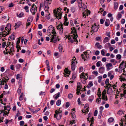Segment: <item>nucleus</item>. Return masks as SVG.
I'll return each instance as SVG.
<instances>
[{"mask_svg":"<svg viewBox=\"0 0 126 126\" xmlns=\"http://www.w3.org/2000/svg\"><path fill=\"white\" fill-rule=\"evenodd\" d=\"M10 107L9 106L4 107V110H6L8 111L7 112L6 111H5L4 112H1L0 114V123L3 121V119L4 117V114L8 115L7 114L9 113V111L10 110Z\"/></svg>","mask_w":126,"mask_h":126,"instance_id":"obj_1","label":"nucleus"},{"mask_svg":"<svg viewBox=\"0 0 126 126\" xmlns=\"http://www.w3.org/2000/svg\"><path fill=\"white\" fill-rule=\"evenodd\" d=\"M78 37V35L76 34V35H75V34L72 35L70 34L68 35V39L71 43H73L74 42H77V44L78 43V41L77 39Z\"/></svg>","mask_w":126,"mask_h":126,"instance_id":"obj_2","label":"nucleus"},{"mask_svg":"<svg viewBox=\"0 0 126 126\" xmlns=\"http://www.w3.org/2000/svg\"><path fill=\"white\" fill-rule=\"evenodd\" d=\"M50 38L51 40L50 42L54 43L56 42L58 39V41H59L61 39L59 38V36H56V35L53 34L51 36Z\"/></svg>","mask_w":126,"mask_h":126,"instance_id":"obj_3","label":"nucleus"},{"mask_svg":"<svg viewBox=\"0 0 126 126\" xmlns=\"http://www.w3.org/2000/svg\"><path fill=\"white\" fill-rule=\"evenodd\" d=\"M77 62L75 60H73L71 62V68L72 70H74L75 69L76 65L77 64Z\"/></svg>","mask_w":126,"mask_h":126,"instance_id":"obj_4","label":"nucleus"},{"mask_svg":"<svg viewBox=\"0 0 126 126\" xmlns=\"http://www.w3.org/2000/svg\"><path fill=\"white\" fill-rule=\"evenodd\" d=\"M54 15L56 17L59 19L61 18V17L62 13L60 12H57L56 10H54L53 12Z\"/></svg>","mask_w":126,"mask_h":126,"instance_id":"obj_5","label":"nucleus"},{"mask_svg":"<svg viewBox=\"0 0 126 126\" xmlns=\"http://www.w3.org/2000/svg\"><path fill=\"white\" fill-rule=\"evenodd\" d=\"M11 25L10 24H8L7 25L6 27L5 28L4 32H7L9 34V32L11 30Z\"/></svg>","mask_w":126,"mask_h":126,"instance_id":"obj_6","label":"nucleus"},{"mask_svg":"<svg viewBox=\"0 0 126 126\" xmlns=\"http://www.w3.org/2000/svg\"><path fill=\"white\" fill-rule=\"evenodd\" d=\"M88 108V105L87 104H85L84 106V110H82V112L83 113H87L89 111Z\"/></svg>","mask_w":126,"mask_h":126,"instance_id":"obj_7","label":"nucleus"},{"mask_svg":"<svg viewBox=\"0 0 126 126\" xmlns=\"http://www.w3.org/2000/svg\"><path fill=\"white\" fill-rule=\"evenodd\" d=\"M99 28L97 27L95 24L93 25L92 27H91L92 31H93L95 32H96L98 31Z\"/></svg>","mask_w":126,"mask_h":126,"instance_id":"obj_8","label":"nucleus"},{"mask_svg":"<svg viewBox=\"0 0 126 126\" xmlns=\"http://www.w3.org/2000/svg\"><path fill=\"white\" fill-rule=\"evenodd\" d=\"M85 11H84L82 13L83 15V16L85 17H86V15H87V16H88V14L89 15L90 13V11L88 10L87 9H86Z\"/></svg>","mask_w":126,"mask_h":126,"instance_id":"obj_9","label":"nucleus"},{"mask_svg":"<svg viewBox=\"0 0 126 126\" xmlns=\"http://www.w3.org/2000/svg\"><path fill=\"white\" fill-rule=\"evenodd\" d=\"M37 7H36L35 8L34 7L32 8L31 9L30 11L33 15H34L37 11Z\"/></svg>","mask_w":126,"mask_h":126,"instance_id":"obj_10","label":"nucleus"},{"mask_svg":"<svg viewBox=\"0 0 126 126\" xmlns=\"http://www.w3.org/2000/svg\"><path fill=\"white\" fill-rule=\"evenodd\" d=\"M86 52L87 51L84 52V56L83 57H82L83 59H84V61H85L86 60H88L89 59V56L88 55H87Z\"/></svg>","mask_w":126,"mask_h":126,"instance_id":"obj_11","label":"nucleus"},{"mask_svg":"<svg viewBox=\"0 0 126 126\" xmlns=\"http://www.w3.org/2000/svg\"><path fill=\"white\" fill-rule=\"evenodd\" d=\"M107 92L108 94L110 95H111L112 93V89L110 87H109L108 88Z\"/></svg>","mask_w":126,"mask_h":126,"instance_id":"obj_12","label":"nucleus"},{"mask_svg":"<svg viewBox=\"0 0 126 126\" xmlns=\"http://www.w3.org/2000/svg\"><path fill=\"white\" fill-rule=\"evenodd\" d=\"M104 67L102 66L100 67L99 68V73H103L104 72Z\"/></svg>","mask_w":126,"mask_h":126,"instance_id":"obj_13","label":"nucleus"},{"mask_svg":"<svg viewBox=\"0 0 126 126\" xmlns=\"http://www.w3.org/2000/svg\"><path fill=\"white\" fill-rule=\"evenodd\" d=\"M110 22L109 19H107L105 22V25L106 26H109L110 24Z\"/></svg>","mask_w":126,"mask_h":126,"instance_id":"obj_14","label":"nucleus"},{"mask_svg":"<svg viewBox=\"0 0 126 126\" xmlns=\"http://www.w3.org/2000/svg\"><path fill=\"white\" fill-rule=\"evenodd\" d=\"M71 29L72 30V31L71 34H74V33L75 35H76V34H77V31L75 27H73L72 28H71Z\"/></svg>","mask_w":126,"mask_h":126,"instance_id":"obj_15","label":"nucleus"},{"mask_svg":"<svg viewBox=\"0 0 126 126\" xmlns=\"http://www.w3.org/2000/svg\"><path fill=\"white\" fill-rule=\"evenodd\" d=\"M8 34V33L7 32H1L0 33V35H2V37H5V36H7V35Z\"/></svg>","mask_w":126,"mask_h":126,"instance_id":"obj_16","label":"nucleus"},{"mask_svg":"<svg viewBox=\"0 0 126 126\" xmlns=\"http://www.w3.org/2000/svg\"><path fill=\"white\" fill-rule=\"evenodd\" d=\"M77 87L78 90H80L81 89L82 86L80 82H78Z\"/></svg>","mask_w":126,"mask_h":126,"instance_id":"obj_17","label":"nucleus"},{"mask_svg":"<svg viewBox=\"0 0 126 126\" xmlns=\"http://www.w3.org/2000/svg\"><path fill=\"white\" fill-rule=\"evenodd\" d=\"M112 64L111 63H109L106 64V67L107 68V70H109L110 69V67L112 66Z\"/></svg>","mask_w":126,"mask_h":126,"instance_id":"obj_18","label":"nucleus"},{"mask_svg":"<svg viewBox=\"0 0 126 126\" xmlns=\"http://www.w3.org/2000/svg\"><path fill=\"white\" fill-rule=\"evenodd\" d=\"M62 111L60 110V109H58L56 110L55 112L56 114H54V117H56V115H57L58 114H59Z\"/></svg>","mask_w":126,"mask_h":126,"instance_id":"obj_19","label":"nucleus"},{"mask_svg":"<svg viewBox=\"0 0 126 126\" xmlns=\"http://www.w3.org/2000/svg\"><path fill=\"white\" fill-rule=\"evenodd\" d=\"M95 46L97 47V48H98L100 49L102 47L101 45L99 44V43L97 42L95 44Z\"/></svg>","mask_w":126,"mask_h":126,"instance_id":"obj_20","label":"nucleus"},{"mask_svg":"<svg viewBox=\"0 0 126 126\" xmlns=\"http://www.w3.org/2000/svg\"><path fill=\"white\" fill-rule=\"evenodd\" d=\"M99 97L97 98L96 100V102L98 104H100L101 101V98H100V97Z\"/></svg>","mask_w":126,"mask_h":126,"instance_id":"obj_21","label":"nucleus"},{"mask_svg":"<svg viewBox=\"0 0 126 126\" xmlns=\"http://www.w3.org/2000/svg\"><path fill=\"white\" fill-rule=\"evenodd\" d=\"M63 25L62 23H61L60 24L58 25L57 27V29L58 30H60V29L61 28H63Z\"/></svg>","mask_w":126,"mask_h":126,"instance_id":"obj_22","label":"nucleus"},{"mask_svg":"<svg viewBox=\"0 0 126 126\" xmlns=\"http://www.w3.org/2000/svg\"><path fill=\"white\" fill-rule=\"evenodd\" d=\"M101 99L104 100L105 101H107L108 100V99L106 95H104L103 96H102Z\"/></svg>","mask_w":126,"mask_h":126,"instance_id":"obj_23","label":"nucleus"},{"mask_svg":"<svg viewBox=\"0 0 126 126\" xmlns=\"http://www.w3.org/2000/svg\"><path fill=\"white\" fill-rule=\"evenodd\" d=\"M48 1L46 0L44 2V6H49L48 5L51 3L49 2Z\"/></svg>","mask_w":126,"mask_h":126,"instance_id":"obj_24","label":"nucleus"},{"mask_svg":"<svg viewBox=\"0 0 126 126\" xmlns=\"http://www.w3.org/2000/svg\"><path fill=\"white\" fill-rule=\"evenodd\" d=\"M78 3L79 6L81 8H82V4L81 3V0H78Z\"/></svg>","mask_w":126,"mask_h":126,"instance_id":"obj_25","label":"nucleus"},{"mask_svg":"<svg viewBox=\"0 0 126 126\" xmlns=\"http://www.w3.org/2000/svg\"><path fill=\"white\" fill-rule=\"evenodd\" d=\"M109 39L108 38V37H106L105 38L104 40L103 41V42L104 43H106L108 42L109 40Z\"/></svg>","mask_w":126,"mask_h":126,"instance_id":"obj_26","label":"nucleus"},{"mask_svg":"<svg viewBox=\"0 0 126 126\" xmlns=\"http://www.w3.org/2000/svg\"><path fill=\"white\" fill-rule=\"evenodd\" d=\"M23 93H22L20 95L19 99L21 101L23 99Z\"/></svg>","mask_w":126,"mask_h":126,"instance_id":"obj_27","label":"nucleus"},{"mask_svg":"<svg viewBox=\"0 0 126 126\" xmlns=\"http://www.w3.org/2000/svg\"><path fill=\"white\" fill-rule=\"evenodd\" d=\"M24 14L23 13H20L19 15H18L17 14V16L19 18H20L21 17H23L24 16Z\"/></svg>","mask_w":126,"mask_h":126,"instance_id":"obj_28","label":"nucleus"},{"mask_svg":"<svg viewBox=\"0 0 126 126\" xmlns=\"http://www.w3.org/2000/svg\"><path fill=\"white\" fill-rule=\"evenodd\" d=\"M62 116L60 114H58L57 115H56V117L57 120H59L61 118Z\"/></svg>","mask_w":126,"mask_h":126,"instance_id":"obj_29","label":"nucleus"},{"mask_svg":"<svg viewBox=\"0 0 126 126\" xmlns=\"http://www.w3.org/2000/svg\"><path fill=\"white\" fill-rule=\"evenodd\" d=\"M93 85V83L92 82L90 81L87 85V87L88 88H90Z\"/></svg>","mask_w":126,"mask_h":126,"instance_id":"obj_30","label":"nucleus"},{"mask_svg":"<svg viewBox=\"0 0 126 126\" xmlns=\"http://www.w3.org/2000/svg\"><path fill=\"white\" fill-rule=\"evenodd\" d=\"M114 8L115 9H116L118 7V3L117 2H114Z\"/></svg>","mask_w":126,"mask_h":126,"instance_id":"obj_31","label":"nucleus"},{"mask_svg":"<svg viewBox=\"0 0 126 126\" xmlns=\"http://www.w3.org/2000/svg\"><path fill=\"white\" fill-rule=\"evenodd\" d=\"M61 101L60 99H59L56 102V105L58 106H60L61 103Z\"/></svg>","mask_w":126,"mask_h":126,"instance_id":"obj_32","label":"nucleus"},{"mask_svg":"<svg viewBox=\"0 0 126 126\" xmlns=\"http://www.w3.org/2000/svg\"><path fill=\"white\" fill-rule=\"evenodd\" d=\"M65 73L66 74H69L70 71H68V69L67 68H65L64 70Z\"/></svg>","mask_w":126,"mask_h":126,"instance_id":"obj_33","label":"nucleus"},{"mask_svg":"<svg viewBox=\"0 0 126 126\" xmlns=\"http://www.w3.org/2000/svg\"><path fill=\"white\" fill-rule=\"evenodd\" d=\"M122 15L120 13H119L117 15V19L118 20H119L122 17Z\"/></svg>","mask_w":126,"mask_h":126,"instance_id":"obj_34","label":"nucleus"},{"mask_svg":"<svg viewBox=\"0 0 126 126\" xmlns=\"http://www.w3.org/2000/svg\"><path fill=\"white\" fill-rule=\"evenodd\" d=\"M53 30L52 31V33L53 34L56 35V33L55 30V28L53 27Z\"/></svg>","mask_w":126,"mask_h":126,"instance_id":"obj_35","label":"nucleus"},{"mask_svg":"<svg viewBox=\"0 0 126 126\" xmlns=\"http://www.w3.org/2000/svg\"><path fill=\"white\" fill-rule=\"evenodd\" d=\"M101 63V62L100 61H98L96 63V65L97 67H99L100 66Z\"/></svg>","mask_w":126,"mask_h":126,"instance_id":"obj_36","label":"nucleus"},{"mask_svg":"<svg viewBox=\"0 0 126 126\" xmlns=\"http://www.w3.org/2000/svg\"><path fill=\"white\" fill-rule=\"evenodd\" d=\"M102 77L101 76H99L98 77V82L100 83L102 79Z\"/></svg>","mask_w":126,"mask_h":126,"instance_id":"obj_37","label":"nucleus"},{"mask_svg":"<svg viewBox=\"0 0 126 126\" xmlns=\"http://www.w3.org/2000/svg\"><path fill=\"white\" fill-rule=\"evenodd\" d=\"M16 67L17 69H19L20 68L21 65L19 64H16Z\"/></svg>","mask_w":126,"mask_h":126,"instance_id":"obj_38","label":"nucleus"},{"mask_svg":"<svg viewBox=\"0 0 126 126\" xmlns=\"http://www.w3.org/2000/svg\"><path fill=\"white\" fill-rule=\"evenodd\" d=\"M114 119L113 118H110L108 120V121L109 122H111L113 121Z\"/></svg>","mask_w":126,"mask_h":126,"instance_id":"obj_39","label":"nucleus"},{"mask_svg":"<svg viewBox=\"0 0 126 126\" xmlns=\"http://www.w3.org/2000/svg\"><path fill=\"white\" fill-rule=\"evenodd\" d=\"M21 87L20 85L18 89L17 90V93H18L20 94L21 92Z\"/></svg>","mask_w":126,"mask_h":126,"instance_id":"obj_40","label":"nucleus"},{"mask_svg":"<svg viewBox=\"0 0 126 126\" xmlns=\"http://www.w3.org/2000/svg\"><path fill=\"white\" fill-rule=\"evenodd\" d=\"M98 96L101 97V92L100 90V88H99L98 90Z\"/></svg>","mask_w":126,"mask_h":126,"instance_id":"obj_41","label":"nucleus"},{"mask_svg":"<svg viewBox=\"0 0 126 126\" xmlns=\"http://www.w3.org/2000/svg\"><path fill=\"white\" fill-rule=\"evenodd\" d=\"M59 49L60 51V52H61L62 51L63 48L62 47V46L61 45H59Z\"/></svg>","mask_w":126,"mask_h":126,"instance_id":"obj_42","label":"nucleus"},{"mask_svg":"<svg viewBox=\"0 0 126 126\" xmlns=\"http://www.w3.org/2000/svg\"><path fill=\"white\" fill-rule=\"evenodd\" d=\"M106 95V93L105 90H104L102 93V95L103 96V95Z\"/></svg>","mask_w":126,"mask_h":126,"instance_id":"obj_43","label":"nucleus"},{"mask_svg":"<svg viewBox=\"0 0 126 126\" xmlns=\"http://www.w3.org/2000/svg\"><path fill=\"white\" fill-rule=\"evenodd\" d=\"M45 6L44 9L45 11H48V9L49 8V6Z\"/></svg>","mask_w":126,"mask_h":126,"instance_id":"obj_44","label":"nucleus"},{"mask_svg":"<svg viewBox=\"0 0 126 126\" xmlns=\"http://www.w3.org/2000/svg\"><path fill=\"white\" fill-rule=\"evenodd\" d=\"M124 91V94H122L123 95V96L125 98H126V89L125 90L123 91Z\"/></svg>","mask_w":126,"mask_h":126,"instance_id":"obj_45","label":"nucleus"},{"mask_svg":"<svg viewBox=\"0 0 126 126\" xmlns=\"http://www.w3.org/2000/svg\"><path fill=\"white\" fill-rule=\"evenodd\" d=\"M53 28V26L52 25L50 26L48 28V32H50L51 31V29Z\"/></svg>","mask_w":126,"mask_h":126,"instance_id":"obj_46","label":"nucleus"},{"mask_svg":"<svg viewBox=\"0 0 126 126\" xmlns=\"http://www.w3.org/2000/svg\"><path fill=\"white\" fill-rule=\"evenodd\" d=\"M116 58L118 59H120L121 58V55L120 54L117 55L116 56Z\"/></svg>","mask_w":126,"mask_h":126,"instance_id":"obj_47","label":"nucleus"},{"mask_svg":"<svg viewBox=\"0 0 126 126\" xmlns=\"http://www.w3.org/2000/svg\"><path fill=\"white\" fill-rule=\"evenodd\" d=\"M32 21V19L31 17H29L27 20V22H31Z\"/></svg>","mask_w":126,"mask_h":126,"instance_id":"obj_48","label":"nucleus"},{"mask_svg":"<svg viewBox=\"0 0 126 126\" xmlns=\"http://www.w3.org/2000/svg\"><path fill=\"white\" fill-rule=\"evenodd\" d=\"M123 113V111L122 110H120L118 112V113L120 115H121Z\"/></svg>","mask_w":126,"mask_h":126,"instance_id":"obj_49","label":"nucleus"},{"mask_svg":"<svg viewBox=\"0 0 126 126\" xmlns=\"http://www.w3.org/2000/svg\"><path fill=\"white\" fill-rule=\"evenodd\" d=\"M68 97L69 98H71L73 97L72 94H69L68 95Z\"/></svg>","mask_w":126,"mask_h":126,"instance_id":"obj_50","label":"nucleus"},{"mask_svg":"<svg viewBox=\"0 0 126 126\" xmlns=\"http://www.w3.org/2000/svg\"><path fill=\"white\" fill-rule=\"evenodd\" d=\"M125 63L123 61L122 63H121L120 65V66L119 67V68H122V65L124 63Z\"/></svg>","mask_w":126,"mask_h":126,"instance_id":"obj_51","label":"nucleus"},{"mask_svg":"<svg viewBox=\"0 0 126 126\" xmlns=\"http://www.w3.org/2000/svg\"><path fill=\"white\" fill-rule=\"evenodd\" d=\"M20 26V25L18 24V23H15V26H14V27L15 26H16V28H15V29H16V28H18Z\"/></svg>","mask_w":126,"mask_h":126,"instance_id":"obj_52","label":"nucleus"},{"mask_svg":"<svg viewBox=\"0 0 126 126\" xmlns=\"http://www.w3.org/2000/svg\"><path fill=\"white\" fill-rule=\"evenodd\" d=\"M29 7L28 6H26L24 8V9L26 10V12H28L29 11V10H28Z\"/></svg>","mask_w":126,"mask_h":126,"instance_id":"obj_53","label":"nucleus"},{"mask_svg":"<svg viewBox=\"0 0 126 126\" xmlns=\"http://www.w3.org/2000/svg\"><path fill=\"white\" fill-rule=\"evenodd\" d=\"M83 68L82 67H81L79 68V72H81L83 71Z\"/></svg>","mask_w":126,"mask_h":126,"instance_id":"obj_54","label":"nucleus"},{"mask_svg":"<svg viewBox=\"0 0 126 126\" xmlns=\"http://www.w3.org/2000/svg\"><path fill=\"white\" fill-rule=\"evenodd\" d=\"M63 28H61V29H60V30H59V33L60 34H62L63 33Z\"/></svg>","mask_w":126,"mask_h":126,"instance_id":"obj_55","label":"nucleus"},{"mask_svg":"<svg viewBox=\"0 0 126 126\" xmlns=\"http://www.w3.org/2000/svg\"><path fill=\"white\" fill-rule=\"evenodd\" d=\"M87 74L86 73L83 77V78L84 79H85V80L87 79L88 78V76H87Z\"/></svg>","mask_w":126,"mask_h":126,"instance_id":"obj_56","label":"nucleus"},{"mask_svg":"<svg viewBox=\"0 0 126 126\" xmlns=\"http://www.w3.org/2000/svg\"><path fill=\"white\" fill-rule=\"evenodd\" d=\"M75 8L74 7H72L71 8V11L73 12L74 13V12L75 11Z\"/></svg>","mask_w":126,"mask_h":126,"instance_id":"obj_57","label":"nucleus"},{"mask_svg":"<svg viewBox=\"0 0 126 126\" xmlns=\"http://www.w3.org/2000/svg\"><path fill=\"white\" fill-rule=\"evenodd\" d=\"M11 40H13L15 39V36L13 34H12L11 36Z\"/></svg>","mask_w":126,"mask_h":126,"instance_id":"obj_58","label":"nucleus"},{"mask_svg":"<svg viewBox=\"0 0 126 126\" xmlns=\"http://www.w3.org/2000/svg\"><path fill=\"white\" fill-rule=\"evenodd\" d=\"M85 73L84 72L82 73L80 75V78H82L85 75H84Z\"/></svg>","mask_w":126,"mask_h":126,"instance_id":"obj_59","label":"nucleus"},{"mask_svg":"<svg viewBox=\"0 0 126 126\" xmlns=\"http://www.w3.org/2000/svg\"><path fill=\"white\" fill-rule=\"evenodd\" d=\"M2 47L4 48L6 45V42H3L2 44Z\"/></svg>","mask_w":126,"mask_h":126,"instance_id":"obj_60","label":"nucleus"},{"mask_svg":"<svg viewBox=\"0 0 126 126\" xmlns=\"http://www.w3.org/2000/svg\"><path fill=\"white\" fill-rule=\"evenodd\" d=\"M60 93L59 92L58 93H57V95L55 97V98L56 99H57L58 97H59L60 96Z\"/></svg>","mask_w":126,"mask_h":126,"instance_id":"obj_61","label":"nucleus"},{"mask_svg":"<svg viewBox=\"0 0 126 126\" xmlns=\"http://www.w3.org/2000/svg\"><path fill=\"white\" fill-rule=\"evenodd\" d=\"M24 122L23 121H21L20 122V126H23L24 125Z\"/></svg>","mask_w":126,"mask_h":126,"instance_id":"obj_62","label":"nucleus"},{"mask_svg":"<svg viewBox=\"0 0 126 126\" xmlns=\"http://www.w3.org/2000/svg\"><path fill=\"white\" fill-rule=\"evenodd\" d=\"M67 21H65L64 22V25H65L67 26L68 24V22H67Z\"/></svg>","mask_w":126,"mask_h":126,"instance_id":"obj_63","label":"nucleus"},{"mask_svg":"<svg viewBox=\"0 0 126 126\" xmlns=\"http://www.w3.org/2000/svg\"><path fill=\"white\" fill-rule=\"evenodd\" d=\"M70 104L69 102H67L65 106L66 108H68Z\"/></svg>","mask_w":126,"mask_h":126,"instance_id":"obj_64","label":"nucleus"}]
</instances>
